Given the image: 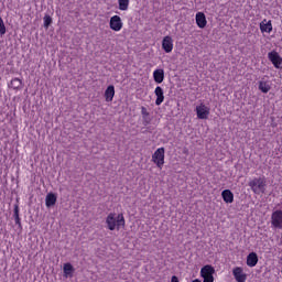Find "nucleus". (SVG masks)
Listing matches in <instances>:
<instances>
[{
	"mask_svg": "<svg viewBox=\"0 0 282 282\" xmlns=\"http://www.w3.org/2000/svg\"><path fill=\"white\" fill-rule=\"evenodd\" d=\"M271 225L273 228H278L279 230H282V210L276 209L271 215Z\"/></svg>",
	"mask_w": 282,
	"mask_h": 282,
	"instance_id": "423d86ee",
	"label": "nucleus"
},
{
	"mask_svg": "<svg viewBox=\"0 0 282 282\" xmlns=\"http://www.w3.org/2000/svg\"><path fill=\"white\" fill-rule=\"evenodd\" d=\"M260 31L270 34V32H272V21L263 20L260 23Z\"/></svg>",
	"mask_w": 282,
	"mask_h": 282,
	"instance_id": "dca6fc26",
	"label": "nucleus"
},
{
	"mask_svg": "<svg viewBox=\"0 0 282 282\" xmlns=\"http://www.w3.org/2000/svg\"><path fill=\"white\" fill-rule=\"evenodd\" d=\"M171 282H180V279L177 278V275H173Z\"/></svg>",
	"mask_w": 282,
	"mask_h": 282,
	"instance_id": "bb28decb",
	"label": "nucleus"
},
{
	"mask_svg": "<svg viewBox=\"0 0 282 282\" xmlns=\"http://www.w3.org/2000/svg\"><path fill=\"white\" fill-rule=\"evenodd\" d=\"M64 274H66V276L72 274V263L68 262L64 264Z\"/></svg>",
	"mask_w": 282,
	"mask_h": 282,
	"instance_id": "b1692460",
	"label": "nucleus"
},
{
	"mask_svg": "<svg viewBox=\"0 0 282 282\" xmlns=\"http://www.w3.org/2000/svg\"><path fill=\"white\" fill-rule=\"evenodd\" d=\"M130 0H118L119 10L127 12L129 10Z\"/></svg>",
	"mask_w": 282,
	"mask_h": 282,
	"instance_id": "4be33fe9",
	"label": "nucleus"
},
{
	"mask_svg": "<svg viewBox=\"0 0 282 282\" xmlns=\"http://www.w3.org/2000/svg\"><path fill=\"white\" fill-rule=\"evenodd\" d=\"M195 19L196 25L200 28V30H204V28L208 25V21L206 20V14H204V12H197Z\"/></svg>",
	"mask_w": 282,
	"mask_h": 282,
	"instance_id": "9b49d317",
	"label": "nucleus"
},
{
	"mask_svg": "<svg viewBox=\"0 0 282 282\" xmlns=\"http://www.w3.org/2000/svg\"><path fill=\"white\" fill-rule=\"evenodd\" d=\"M162 50L164 51L165 54H171V52H173V37L169 35L163 37Z\"/></svg>",
	"mask_w": 282,
	"mask_h": 282,
	"instance_id": "9d476101",
	"label": "nucleus"
},
{
	"mask_svg": "<svg viewBox=\"0 0 282 282\" xmlns=\"http://www.w3.org/2000/svg\"><path fill=\"white\" fill-rule=\"evenodd\" d=\"M234 278L237 282H246L248 281V274L243 272V268L236 267L232 270Z\"/></svg>",
	"mask_w": 282,
	"mask_h": 282,
	"instance_id": "1a4fd4ad",
	"label": "nucleus"
},
{
	"mask_svg": "<svg viewBox=\"0 0 282 282\" xmlns=\"http://www.w3.org/2000/svg\"><path fill=\"white\" fill-rule=\"evenodd\" d=\"M113 96H116V87H113V85H110L105 90L106 102H112Z\"/></svg>",
	"mask_w": 282,
	"mask_h": 282,
	"instance_id": "f8f14e48",
	"label": "nucleus"
},
{
	"mask_svg": "<svg viewBox=\"0 0 282 282\" xmlns=\"http://www.w3.org/2000/svg\"><path fill=\"white\" fill-rule=\"evenodd\" d=\"M106 224L110 230H120V228H124V215L110 213L106 218Z\"/></svg>",
	"mask_w": 282,
	"mask_h": 282,
	"instance_id": "f257e3e1",
	"label": "nucleus"
},
{
	"mask_svg": "<svg viewBox=\"0 0 282 282\" xmlns=\"http://www.w3.org/2000/svg\"><path fill=\"white\" fill-rule=\"evenodd\" d=\"M164 148H158L155 152L152 154V162L162 171L164 167V158H165Z\"/></svg>",
	"mask_w": 282,
	"mask_h": 282,
	"instance_id": "20e7f679",
	"label": "nucleus"
},
{
	"mask_svg": "<svg viewBox=\"0 0 282 282\" xmlns=\"http://www.w3.org/2000/svg\"><path fill=\"white\" fill-rule=\"evenodd\" d=\"M13 217H14L15 225L19 226V228H21V217L19 216V204H15L13 207Z\"/></svg>",
	"mask_w": 282,
	"mask_h": 282,
	"instance_id": "aec40b11",
	"label": "nucleus"
},
{
	"mask_svg": "<svg viewBox=\"0 0 282 282\" xmlns=\"http://www.w3.org/2000/svg\"><path fill=\"white\" fill-rule=\"evenodd\" d=\"M257 263H259V257L254 252L249 253L247 256V265L249 268H254Z\"/></svg>",
	"mask_w": 282,
	"mask_h": 282,
	"instance_id": "2eb2a0df",
	"label": "nucleus"
},
{
	"mask_svg": "<svg viewBox=\"0 0 282 282\" xmlns=\"http://www.w3.org/2000/svg\"><path fill=\"white\" fill-rule=\"evenodd\" d=\"M192 282H202V280L195 279V280H193Z\"/></svg>",
	"mask_w": 282,
	"mask_h": 282,
	"instance_id": "cd10ccee",
	"label": "nucleus"
},
{
	"mask_svg": "<svg viewBox=\"0 0 282 282\" xmlns=\"http://www.w3.org/2000/svg\"><path fill=\"white\" fill-rule=\"evenodd\" d=\"M221 197L225 204H232V202H235V194H232L230 189H224L221 192Z\"/></svg>",
	"mask_w": 282,
	"mask_h": 282,
	"instance_id": "4468645a",
	"label": "nucleus"
},
{
	"mask_svg": "<svg viewBox=\"0 0 282 282\" xmlns=\"http://www.w3.org/2000/svg\"><path fill=\"white\" fill-rule=\"evenodd\" d=\"M268 58L275 67V69H281L282 67V57L276 53V51H271L268 53Z\"/></svg>",
	"mask_w": 282,
	"mask_h": 282,
	"instance_id": "0eeeda50",
	"label": "nucleus"
},
{
	"mask_svg": "<svg viewBox=\"0 0 282 282\" xmlns=\"http://www.w3.org/2000/svg\"><path fill=\"white\" fill-rule=\"evenodd\" d=\"M215 268L210 264H206L200 269V276L203 282H215Z\"/></svg>",
	"mask_w": 282,
	"mask_h": 282,
	"instance_id": "7ed1b4c3",
	"label": "nucleus"
},
{
	"mask_svg": "<svg viewBox=\"0 0 282 282\" xmlns=\"http://www.w3.org/2000/svg\"><path fill=\"white\" fill-rule=\"evenodd\" d=\"M153 78L154 80L160 84V83H164V69L160 68V69H155L153 72Z\"/></svg>",
	"mask_w": 282,
	"mask_h": 282,
	"instance_id": "f3484780",
	"label": "nucleus"
},
{
	"mask_svg": "<svg viewBox=\"0 0 282 282\" xmlns=\"http://www.w3.org/2000/svg\"><path fill=\"white\" fill-rule=\"evenodd\" d=\"M110 30H112L113 32H120V30H122V18H120V15H112L110 18Z\"/></svg>",
	"mask_w": 282,
	"mask_h": 282,
	"instance_id": "6e6552de",
	"label": "nucleus"
},
{
	"mask_svg": "<svg viewBox=\"0 0 282 282\" xmlns=\"http://www.w3.org/2000/svg\"><path fill=\"white\" fill-rule=\"evenodd\" d=\"M23 86V80L19 79V78H13L11 79V83H10V87L11 89H21V87Z\"/></svg>",
	"mask_w": 282,
	"mask_h": 282,
	"instance_id": "6ab92c4d",
	"label": "nucleus"
},
{
	"mask_svg": "<svg viewBox=\"0 0 282 282\" xmlns=\"http://www.w3.org/2000/svg\"><path fill=\"white\" fill-rule=\"evenodd\" d=\"M50 25H52V17L50 15H45L44 17V28H50Z\"/></svg>",
	"mask_w": 282,
	"mask_h": 282,
	"instance_id": "393cba45",
	"label": "nucleus"
},
{
	"mask_svg": "<svg viewBox=\"0 0 282 282\" xmlns=\"http://www.w3.org/2000/svg\"><path fill=\"white\" fill-rule=\"evenodd\" d=\"M56 204V195L55 194H47L45 198V205L47 208H52Z\"/></svg>",
	"mask_w": 282,
	"mask_h": 282,
	"instance_id": "a211bd4d",
	"label": "nucleus"
},
{
	"mask_svg": "<svg viewBox=\"0 0 282 282\" xmlns=\"http://www.w3.org/2000/svg\"><path fill=\"white\" fill-rule=\"evenodd\" d=\"M259 89L262 91V94H268L272 87L270 86V83L268 82H259Z\"/></svg>",
	"mask_w": 282,
	"mask_h": 282,
	"instance_id": "412c9836",
	"label": "nucleus"
},
{
	"mask_svg": "<svg viewBox=\"0 0 282 282\" xmlns=\"http://www.w3.org/2000/svg\"><path fill=\"white\" fill-rule=\"evenodd\" d=\"M196 115L198 120H208V116H210V108L200 104L196 106Z\"/></svg>",
	"mask_w": 282,
	"mask_h": 282,
	"instance_id": "39448f33",
	"label": "nucleus"
},
{
	"mask_svg": "<svg viewBox=\"0 0 282 282\" xmlns=\"http://www.w3.org/2000/svg\"><path fill=\"white\" fill-rule=\"evenodd\" d=\"M6 34V23H3V19L0 17V36Z\"/></svg>",
	"mask_w": 282,
	"mask_h": 282,
	"instance_id": "a878e982",
	"label": "nucleus"
},
{
	"mask_svg": "<svg viewBox=\"0 0 282 282\" xmlns=\"http://www.w3.org/2000/svg\"><path fill=\"white\" fill-rule=\"evenodd\" d=\"M249 186L256 195L265 193V177H256L251 180Z\"/></svg>",
	"mask_w": 282,
	"mask_h": 282,
	"instance_id": "f03ea898",
	"label": "nucleus"
},
{
	"mask_svg": "<svg viewBox=\"0 0 282 282\" xmlns=\"http://www.w3.org/2000/svg\"><path fill=\"white\" fill-rule=\"evenodd\" d=\"M154 94L156 96L155 105H156V107H160V105H162V102H164V89H162V87L158 86L154 89Z\"/></svg>",
	"mask_w": 282,
	"mask_h": 282,
	"instance_id": "ddd939ff",
	"label": "nucleus"
},
{
	"mask_svg": "<svg viewBox=\"0 0 282 282\" xmlns=\"http://www.w3.org/2000/svg\"><path fill=\"white\" fill-rule=\"evenodd\" d=\"M141 116H142L144 122H147V124H149V122H151V119H149V116H150L149 110H147L145 107H141Z\"/></svg>",
	"mask_w": 282,
	"mask_h": 282,
	"instance_id": "5701e85b",
	"label": "nucleus"
}]
</instances>
